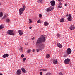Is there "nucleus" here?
Wrapping results in <instances>:
<instances>
[{
	"label": "nucleus",
	"mask_w": 75,
	"mask_h": 75,
	"mask_svg": "<svg viewBox=\"0 0 75 75\" xmlns=\"http://www.w3.org/2000/svg\"><path fill=\"white\" fill-rule=\"evenodd\" d=\"M58 62V59H55L53 60V63L54 64H57Z\"/></svg>",
	"instance_id": "10"
},
{
	"label": "nucleus",
	"mask_w": 75,
	"mask_h": 75,
	"mask_svg": "<svg viewBox=\"0 0 75 75\" xmlns=\"http://www.w3.org/2000/svg\"><path fill=\"white\" fill-rule=\"evenodd\" d=\"M51 5L52 6H54L55 5V2L54 0L50 2Z\"/></svg>",
	"instance_id": "8"
},
{
	"label": "nucleus",
	"mask_w": 75,
	"mask_h": 75,
	"mask_svg": "<svg viewBox=\"0 0 75 75\" xmlns=\"http://www.w3.org/2000/svg\"><path fill=\"white\" fill-rule=\"evenodd\" d=\"M40 51H42V50L41 49H40Z\"/></svg>",
	"instance_id": "46"
},
{
	"label": "nucleus",
	"mask_w": 75,
	"mask_h": 75,
	"mask_svg": "<svg viewBox=\"0 0 75 75\" xmlns=\"http://www.w3.org/2000/svg\"><path fill=\"white\" fill-rule=\"evenodd\" d=\"M26 8L25 6H24L22 8H20L19 10L20 15H21L23 13V12L25 10Z\"/></svg>",
	"instance_id": "2"
},
{
	"label": "nucleus",
	"mask_w": 75,
	"mask_h": 75,
	"mask_svg": "<svg viewBox=\"0 0 75 75\" xmlns=\"http://www.w3.org/2000/svg\"><path fill=\"white\" fill-rule=\"evenodd\" d=\"M29 24H31L32 23V22H33L31 20V19H29Z\"/></svg>",
	"instance_id": "26"
},
{
	"label": "nucleus",
	"mask_w": 75,
	"mask_h": 75,
	"mask_svg": "<svg viewBox=\"0 0 75 75\" xmlns=\"http://www.w3.org/2000/svg\"><path fill=\"white\" fill-rule=\"evenodd\" d=\"M61 35L59 34H57L56 36L58 37H61Z\"/></svg>",
	"instance_id": "19"
},
{
	"label": "nucleus",
	"mask_w": 75,
	"mask_h": 75,
	"mask_svg": "<svg viewBox=\"0 0 75 75\" xmlns=\"http://www.w3.org/2000/svg\"><path fill=\"white\" fill-rule=\"evenodd\" d=\"M26 59L25 58H23V62H25V60H26Z\"/></svg>",
	"instance_id": "27"
},
{
	"label": "nucleus",
	"mask_w": 75,
	"mask_h": 75,
	"mask_svg": "<svg viewBox=\"0 0 75 75\" xmlns=\"http://www.w3.org/2000/svg\"><path fill=\"white\" fill-rule=\"evenodd\" d=\"M34 39H35V38H34V37H33L32 38V40H34Z\"/></svg>",
	"instance_id": "40"
},
{
	"label": "nucleus",
	"mask_w": 75,
	"mask_h": 75,
	"mask_svg": "<svg viewBox=\"0 0 75 75\" xmlns=\"http://www.w3.org/2000/svg\"><path fill=\"white\" fill-rule=\"evenodd\" d=\"M58 1H59V2H60V1H61V0H57Z\"/></svg>",
	"instance_id": "44"
},
{
	"label": "nucleus",
	"mask_w": 75,
	"mask_h": 75,
	"mask_svg": "<svg viewBox=\"0 0 75 75\" xmlns=\"http://www.w3.org/2000/svg\"><path fill=\"white\" fill-rule=\"evenodd\" d=\"M49 24V23H48L47 22H45L44 23V25L45 26H48V24Z\"/></svg>",
	"instance_id": "15"
},
{
	"label": "nucleus",
	"mask_w": 75,
	"mask_h": 75,
	"mask_svg": "<svg viewBox=\"0 0 75 75\" xmlns=\"http://www.w3.org/2000/svg\"><path fill=\"white\" fill-rule=\"evenodd\" d=\"M13 32V30H9L7 31V33L8 35H14V34Z\"/></svg>",
	"instance_id": "3"
},
{
	"label": "nucleus",
	"mask_w": 75,
	"mask_h": 75,
	"mask_svg": "<svg viewBox=\"0 0 75 75\" xmlns=\"http://www.w3.org/2000/svg\"><path fill=\"white\" fill-rule=\"evenodd\" d=\"M7 17V16L5 15L2 18V19H4L6 18Z\"/></svg>",
	"instance_id": "25"
},
{
	"label": "nucleus",
	"mask_w": 75,
	"mask_h": 75,
	"mask_svg": "<svg viewBox=\"0 0 75 75\" xmlns=\"http://www.w3.org/2000/svg\"><path fill=\"white\" fill-rule=\"evenodd\" d=\"M74 12H75V11H74Z\"/></svg>",
	"instance_id": "48"
},
{
	"label": "nucleus",
	"mask_w": 75,
	"mask_h": 75,
	"mask_svg": "<svg viewBox=\"0 0 75 75\" xmlns=\"http://www.w3.org/2000/svg\"><path fill=\"white\" fill-rule=\"evenodd\" d=\"M71 60L67 58L64 60V63H65V64H69V62Z\"/></svg>",
	"instance_id": "5"
},
{
	"label": "nucleus",
	"mask_w": 75,
	"mask_h": 75,
	"mask_svg": "<svg viewBox=\"0 0 75 75\" xmlns=\"http://www.w3.org/2000/svg\"><path fill=\"white\" fill-rule=\"evenodd\" d=\"M46 75H51V73H46Z\"/></svg>",
	"instance_id": "30"
},
{
	"label": "nucleus",
	"mask_w": 75,
	"mask_h": 75,
	"mask_svg": "<svg viewBox=\"0 0 75 75\" xmlns=\"http://www.w3.org/2000/svg\"><path fill=\"white\" fill-rule=\"evenodd\" d=\"M29 28V29H31V28H32V27H30Z\"/></svg>",
	"instance_id": "41"
},
{
	"label": "nucleus",
	"mask_w": 75,
	"mask_h": 75,
	"mask_svg": "<svg viewBox=\"0 0 75 75\" xmlns=\"http://www.w3.org/2000/svg\"><path fill=\"white\" fill-rule=\"evenodd\" d=\"M21 57L22 58H24V54H22L21 55Z\"/></svg>",
	"instance_id": "32"
},
{
	"label": "nucleus",
	"mask_w": 75,
	"mask_h": 75,
	"mask_svg": "<svg viewBox=\"0 0 75 75\" xmlns=\"http://www.w3.org/2000/svg\"><path fill=\"white\" fill-rule=\"evenodd\" d=\"M67 6V4H65V6Z\"/></svg>",
	"instance_id": "42"
},
{
	"label": "nucleus",
	"mask_w": 75,
	"mask_h": 75,
	"mask_svg": "<svg viewBox=\"0 0 75 75\" xmlns=\"http://www.w3.org/2000/svg\"><path fill=\"white\" fill-rule=\"evenodd\" d=\"M66 16L68 17V14H67V15H66Z\"/></svg>",
	"instance_id": "43"
},
{
	"label": "nucleus",
	"mask_w": 75,
	"mask_h": 75,
	"mask_svg": "<svg viewBox=\"0 0 75 75\" xmlns=\"http://www.w3.org/2000/svg\"><path fill=\"white\" fill-rule=\"evenodd\" d=\"M57 46L58 47H59L60 48H62V45L60 44V43H57Z\"/></svg>",
	"instance_id": "12"
},
{
	"label": "nucleus",
	"mask_w": 75,
	"mask_h": 75,
	"mask_svg": "<svg viewBox=\"0 0 75 75\" xmlns=\"http://www.w3.org/2000/svg\"><path fill=\"white\" fill-rule=\"evenodd\" d=\"M16 75H20L21 74V70L20 69L18 70L16 72Z\"/></svg>",
	"instance_id": "9"
},
{
	"label": "nucleus",
	"mask_w": 75,
	"mask_h": 75,
	"mask_svg": "<svg viewBox=\"0 0 75 75\" xmlns=\"http://www.w3.org/2000/svg\"><path fill=\"white\" fill-rule=\"evenodd\" d=\"M40 23V21H39V20H38L37 22V23H38H38Z\"/></svg>",
	"instance_id": "38"
},
{
	"label": "nucleus",
	"mask_w": 75,
	"mask_h": 75,
	"mask_svg": "<svg viewBox=\"0 0 75 75\" xmlns=\"http://www.w3.org/2000/svg\"><path fill=\"white\" fill-rule=\"evenodd\" d=\"M20 50L21 51H23V49L22 47H21Z\"/></svg>",
	"instance_id": "29"
},
{
	"label": "nucleus",
	"mask_w": 75,
	"mask_h": 75,
	"mask_svg": "<svg viewBox=\"0 0 75 75\" xmlns=\"http://www.w3.org/2000/svg\"><path fill=\"white\" fill-rule=\"evenodd\" d=\"M45 38L42 35L39 38L36 42V47H39V48L44 49V42H45Z\"/></svg>",
	"instance_id": "1"
},
{
	"label": "nucleus",
	"mask_w": 75,
	"mask_h": 75,
	"mask_svg": "<svg viewBox=\"0 0 75 75\" xmlns=\"http://www.w3.org/2000/svg\"><path fill=\"white\" fill-rule=\"evenodd\" d=\"M36 50L37 52H39V51H40V49H36Z\"/></svg>",
	"instance_id": "33"
},
{
	"label": "nucleus",
	"mask_w": 75,
	"mask_h": 75,
	"mask_svg": "<svg viewBox=\"0 0 75 75\" xmlns=\"http://www.w3.org/2000/svg\"><path fill=\"white\" fill-rule=\"evenodd\" d=\"M39 16L40 18L41 17H42V15L41 14H40L39 15Z\"/></svg>",
	"instance_id": "34"
},
{
	"label": "nucleus",
	"mask_w": 75,
	"mask_h": 75,
	"mask_svg": "<svg viewBox=\"0 0 75 75\" xmlns=\"http://www.w3.org/2000/svg\"><path fill=\"white\" fill-rule=\"evenodd\" d=\"M54 8V6H51L50 7L48 8L47 10V11H51V10H53Z\"/></svg>",
	"instance_id": "4"
},
{
	"label": "nucleus",
	"mask_w": 75,
	"mask_h": 75,
	"mask_svg": "<svg viewBox=\"0 0 75 75\" xmlns=\"http://www.w3.org/2000/svg\"><path fill=\"white\" fill-rule=\"evenodd\" d=\"M18 33L20 35V36H21L22 35H23V32L21 30H19L18 31Z\"/></svg>",
	"instance_id": "13"
},
{
	"label": "nucleus",
	"mask_w": 75,
	"mask_h": 75,
	"mask_svg": "<svg viewBox=\"0 0 75 75\" xmlns=\"http://www.w3.org/2000/svg\"><path fill=\"white\" fill-rule=\"evenodd\" d=\"M4 28V26H3V25H1L0 26V30H1V29H3Z\"/></svg>",
	"instance_id": "18"
},
{
	"label": "nucleus",
	"mask_w": 75,
	"mask_h": 75,
	"mask_svg": "<svg viewBox=\"0 0 75 75\" xmlns=\"http://www.w3.org/2000/svg\"><path fill=\"white\" fill-rule=\"evenodd\" d=\"M67 20L69 21H71L72 20V16L70 14H69V17L67 18Z\"/></svg>",
	"instance_id": "7"
},
{
	"label": "nucleus",
	"mask_w": 75,
	"mask_h": 75,
	"mask_svg": "<svg viewBox=\"0 0 75 75\" xmlns=\"http://www.w3.org/2000/svg\"><path fill=\"white\" fill-rule=\"evenodd\" d=\"M59 8H61V7H62V6L59 5L58 6Z\"/></svg>",
	"instance_id": "35"
},
{
	"label": "nucleus",
	"mask_w": 75,
	"mask_h": 75,
	"mask_svg": "<svg viewBox=\"0 0 75 75\" xmlns=\"http://www.w3.org/2000/svg\"><path fill=\"white\" fill-rule=\"evenodd\" d=\"M27 52L28 53H30L31 52V49L28 50Z\"/></svg>",
	"instance_id": "28"
},
{
	"label": "nucleus",
	"mask_w": 75,
	"mask_h": 75,
	"mask_svg": "<svg viewBox=\"0 0 75 75\" xmlns=\"http://www.w3.org/2000/svg\"><path fill=\"white\" fill-rule=\"evenodd\" d=\"M50 55L49 54H47L46 55V58H50Z\"/></svg>",
	"instance_id": "23"
},
{
	"label": "nucleus",
	"mask_w": 75,
	"mask_h": 75,
	"mask_svg": "<svg viewBox=\"0 0 75 75\" xmlns=\"http://www.w3.org/2000/svg\"><path fill=\"white\" fill-rule=\"evenodd\" d=\"M59 5H62V3H61V2H60L59 3Z\"/></svg>",
	"instance_id": "37"
},
{
	"label": "nucleus",
	"mask_w": 75,
	"mask_h": 75,
	"mask_svg": "<svg viewBox=\"0 0 75 75\" xmlns=\"http://www.w3.org/2000/svg\"><path fill=\"white\" fill-rule=\"evenodd\" d=\"M21 70H22V72L23 73H25V69L24 68L22 67L21 68Z\"/></svg>",
	"instance_id": "14"
},
{
	"label": "nucleus",
	"mask_w": 75,
	"mask_h": 75,
	"mask_svg": "<svg viewBox=\"0 0 75 75\" xmlns=\"http://www.w3.org/2000/svg\"><path fill=\"white\" fill-rule=\"evenodd\" d=\"M0 75H3V74H1V73H0Z\"/></svg>",
	"instance_id": "45"
},
{
	"label": "nucleus",
	"mask_w": 75,
	"mask_h": 75,
	"mask_svg": "<svg viewBox=\"0 0 75 75\" xmlns=\"http://www.w3.org/2000/svg\"><path fill=\"white\" fill-rule=\"evenodd\" d=\"M8 56H9V54H5L3 55L2 57L3 58H7V57H8Z\"/></svg>",
	"instance_id": "11"
},
{
	"label": "nucleus",
	"mask_w": 75,
	"mask_h": 75,
	"mask_svg": "<svg viewBox=\"0 0 75 75\" xmlns=\"http://www.w3.org/2000/svg\"><path fill=\"white\" fill-rule=\"evenodd\" d=\"M40 75H42V72H40Z\"/></svg>",
	"instance_id": "36"
},
{
	"label": "nucleus",
	"mask_w": 75,
	"mask_h": 75,
	"mask_svg": "<svg viewBox=\"0 0 75 75\" xmlns=\"http://www.w3.org/2000/svg\"><path fill=\"white\" fill-rule=\"evenodd\" d=\"M64 21V19L63 18H61L60 20V22L63 23Z\"/></svg>",
	"instance_id": "17"
},
{
	"label": "nucleus",
	"mask_w": 75,
	"mask_h": 75,
	"mask_svg": "<svg viewBox=\"0 0 75 75\" xmlns=\"http://www.w3.org/2000/svg\"><path fill=\"white\" fill-rule=\"evenodd\" d=\"M35 52V49H33V52Z\"/></svg>",
	"instance_id": "39"
},
{
	"label": "nucleus",
	"mask_w": 75,
	"mask_h": 75,
	"mask_svg": "<svg viewBox=\"0 0 75 75\" xmlns=\"http://www.w3.org/2000/svg\"><path fill=\"white\" fill-rule=\"evenodd\" d=\"M25 45H27V44H25Z\"/></svg>",
	"instance_id": "47"
},
{
	"label": "nucleus",
	"mask_w": 75,
	"mask_h": 75,
	"mask_svg": "<svg viewBox=\"0 0 75 75\" xmlns=\"http://www.w3.org/2000/svg\"><path fill=\"white\" fill-rule=\"evenodd\" d=\"M38 3H41L42 2V0H38Z\"/></svg>",
	"instance_id": "20"
},
{
	"label": "nucleus",
	"mask_w": 75,
	"mask_h": 75,
	"mask_svg": "<svg viewBox=\"0 0 75 75\" xmlns=\"http://www.w3.org/2000/svg\"><path fill=\"white\" fill-rule=\"evenodd\" d=\"M3 16V14L2 12H0V17H1L2 16Z\"/></svg>",
	"instance_id": "21"
},
{
	"label": "nucleus",
	"mask_w": 75,
	"mask_h": 75,
	"mask_svg": "<svg viewBox=\"0 0 75 75\" xmlns=\"http://www.w3.org/2000/svg\"><path fill=\"white\" fill-rule=\"evenodd\" d=\"M69 28L70 30H74L75 29V27H74V25H73L71 26Z\"/></svg>",
	"instance_id": "16"
},
{
	"label": "nucleus",
	"mask_w": 75,
	"mask_h": 75,
	"mask_svg": "<svg viewBox=\"0 0 75 75\" xmlns=\"http://www.w3.org/2000/svg\"><path fill=\"white\" fill-rule=\"evenodd\" d=\"M59 75H63V74H62V72H60L59 74Z\"/></svg>",
	"instance_id": "31"
},
{
	"label": "nucleus",
	"mask_w": 75,
	"mask_h": 75,
	"mask_svg": "<svg viewBox=\"0 0 75 75\" xmlns=\"http://www.w3.org/2000/svg\"><path fill=\"white\" fill-rule=\"evenodd\" d=\"M67 54H71L72 51H71V48H69L67 49Z\"/></svg>",
	"instance_id": "6"
},
{
	"label": "nucleus",
	"mask_w": 75,
	"mask_h": 75,
	"mask_svg": "<svg viewBox=\"0 0 75 75\" xmlns=\"http://www.w3.org/2000/svg\"><path fill=\"white\" fill-rule=\"evenodd\" d=\"M6 22H7V23H9V22H10V19H9L8 18L6 19Z\"/></svg>",
	"instance_id": "22"
},
{
	"label": "nucleus",
	"mask_w": 75,
	"mask_h": 75,
	"mask_svg": "<svg viewBox=\"0 0 75 75\" xmlns=\"http://www.w3.org/2000/svg\"><path fill=\"white\" fill-rule=\"evenodd\" d=\"M42 71H47V69H41Z\"/></svg>",
	"instance_id": "24"
}]
</instances>
